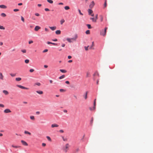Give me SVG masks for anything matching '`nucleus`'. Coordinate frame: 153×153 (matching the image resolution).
Listing matches in <instances>:
<instances>
[{"mask_svg":"<svg viewBox=\"0 0 153 153\" xmlns=\"http://www.w3.org/2000/svg\"><path fill=\"white\" fill-rule=\"evenodd\" d=\"M62 137L63 139V140L65 142H67L68 141V139L66 137H65L64 136H62Z\"/></svg>","mask_w":153,"mask_h":153,"instance_id":"nucleus-11","label":"nucleus"},{"mask_svg":"<svg viewBox=\"0 0 153 153\" xmlns=\"http://www.w3.org/2000/svg\"><path fill=\"white\" fill-rule=\"evenodd\" d=\"M87 94H88V92L87 91L85 93V95L84 96V97L85 99H86L87 97Z\"/></svg>","mask_w":153,"mask_h":153,"instance_id":"nucleus-29","label":"nucleus"},{"mask_svg":"<svg viewBox=\"0 0 153 153\" xmlns=\"http://www.w3.org/2000/svg\"><path fill=\"white\" fill-rule=\"evenodd\" d=\"M69 145L68 143L66 144L65 146L63 147L62 148V150L64 152L66 153L67 152L68 149L69 148Z\"/></svg>","mask_w":153,"mask_h":153,"instance_id":"nucleus-1","label":"nucleus"},{"mask_svg":"<svg viewBox=\"0 0 153 153\" xmlns=\"http://www.w3.org/2000/svg\"><path fill=\"white\" fill-rule=\"evenodd\" d=\"M65 83L67 84H69V82L68 81H65Z\"/></svg>","mask_w":153,"mask_h":153,"instance_id":"nucleus-60","label":"nucleus"},{"mask_svg":"<svg viewBox=\"0 0 153 153\" xmlns=\"http://www.w3.org/2000/svg\"><path fill=\"white\" fill-rule=\"evenodd\" d=\"M93 121V118H92L90 122L91 124L92 125Z\"/></svg>","mask_w":153,"mask_h":153,"instance_id":"nucleus-44","label":"nucleus"},{"mask_svg":"<svg viewBox=\"0 0 153 153\" xmlns=\"http://www.w3.org/2000/svg\"><path fill=\"white\" fill-rule=\"evenodd\" d=\"M60 71L62 73H65L67 72V71L65 70L60 69Z\"/></svg>","mask_w":153,"mask_h":153,"instance_id":"nucleus-24","label":"nucleus"},{"mask_svg":"<svg viewBox=\"0 0 153 153\" xmlns=\"http://www.w3.org/2000/svg\"><path fill=\"white\" fill-rule=\"evenodd\" d=\"M68 59H70L71 58V56H68Z\"/></svg>","mask_w":153,"mask_h":153,"instance_id":"nucleus-64","label":"nucleus"},{"mask_svg":"<svg viewBox=\"0 0 153 153\" xmlns=\"http://www.w3.org/2000/svg\"><path fill=\"white\" fill-rule=\"evenodd\" d=\"M107 29V27H105L104 30H101L100 32V34L104 36H105L106 34V30Z\"/></svg>","mask_w":153,"mask_h":153,"instance_id":"nucleus-2","label":"nucleus"},{"mask_svg":"<svg viewBox=\"0 0 153 153\" xmlns=\"http://www.w3.org/2000/svg\"><path fill=\"white\" fill-rule=\"evenodd\" d=\"M0 7L2 8L5 9L7 8V7L4 5H0Z\"/></svg>","mask_w":153,"mask_h":153,"instance_id":"nucleus-19","label":"nucleus"},{"mask_svg":"<svg viewBox=\"0 0 153 153\" xmlns=\"http://www.w3.org/2000/svg\"><path fill=\"white\" fill-rule=\"evenodd\" d=\"M35 15L36 16H39V14L38 13H35Z\"/></svg>","mask_w":153,"mask_h":153,"instance_id":"nucleus-49","label":"nucleus"},{"mask_svg":"<svg viewBox=\"0 0 153 153\" xmlns=\"http://www.w3.org/2000/svg\"><path fill=\"white\" fill-rule=\"evenodd\" d=\"M21 51L23 53H26V51L25 49L22 50Z\"/></svg>","mask_w":153,"mask_h":153,"instance_id":"nucleus-42","label":"nucleus"},{"mask_svg":"<svg viewBox=\"0 0 153 153\" xmlns=\"http://www.w3.org/2000/svg\"><path fill=\"white\" fill-rule=\"evenodd\" d=\"M89 47V46H88L87 47L85 46L84 48H85V50L86 51H88V48Z\"/></svg>","mask_w":153,"mask_h":153,"instance_id":"nucleus-34","label":"nucleus"},{"mask_svg":"<svg viewBox=\"0 0 153 153\" xmlns=\"http://www.w3.org/2000/svg\"><path fill=\"white\" fill-rule=\"evenodd\" d=\"M34 71V69H30V72L31 73L33 72Z\"/></svg>","mask_w":153,"mask_h":153,"instance_id":"nucleus-45","label":"nucleus"},{"mask_svg":"<svg viewBox=\"0 0 153 153\" xmlns=\"http://www.w3.org/2000/svg\"><path fill=\"white\" fill-rule=\"evenodd\" d=\"M44 68H46L48 67V66L47 65H44Z\"/></svg>","mask_w":153,"mask_h":153,"instance_id":"nucleus-63","label":"nucleus"},{"mask_svg":"<svg viewBox=\"0 0 153 153\" xmlns=\"http://www.w3.org/2000/svg\"><path fill=\"white\" fill-rule=\"evenodd\" d=\"M29 60L28 59H26L25 60V62L26 63H28L29 62Z\"/></svg>","mask_w":153,"mask_h":153,"instance_id":"nucleus-41","label":"nucleus"},{"mask_svg":"<svg viewBox=\"0 0 153 153\" xmlns=\"http://www.w3.org/2000/svg\"><path fill=\"white\" fill-rule=\"evenodd\" d=\"M65 77V75H62L61 76H60L59 77V78L60 79H62L64 78Z\"/></svg>","mask_w":153,"mask_h":153,"instance_id":"nucleus-30","label":"nucleus"},{"mask_svg":"<svg viewBox=\"0 0 153 153\" xmlns=\"http://www.w3.org/2000/svg\"><path fill=\"white\" fill-rule=\"evenodd\" d=\"M65 22V20L64 19L61 20L60 21V24L61 25H62L63 23Z\"/></svg>","mask_w":153,"mask_h":153,"instance_id":"nucleus-38","label":"nucleus"},{"mask_svg":"<svg viewBox=\"0 0 153 153\" xmlns=\"http://www.w3.org/2000/svg\"><path fill=\"white\" fill-rule=\"evenodd\" d=\"M96 99H95L94 100V109H95V106H96Z\"/></svg>","mask_w":153,"mask_h":153,"instance_id":"nucleus-27","label":"nucleus"},{"mask_svg":"<svg viewBox=\"0 0 153 153\" xmlns=\"http://www.w3.org/2000/svg\"><path fill=\"white\" fill-rule=\"evenodd\" d=\"M64 8L65 10H68L70 9L69 7L68 6H65Z\"/></svg>","mask_w":153,"mask_h":153,"instance_id":"nucleus-31","label":"nucleus"},{"mask_svg":"<svg viewBox=\"0 0 153 153\" xmlns=\"http://www.w3.org/2000/svg\"><path fill=\"white\" fill-rule=\"evenodd\" d=\"M1 16L3 17H5L6 16V15L4 13H1Z\"/></svg>","mask_w":153,"mask_h":153,"instance_id":"nucleus-36","label":"nucleus"},{"mask_svg":"<svg viewBox=\"0 0 153 153\" xmlns=\"http://www.w3.org/2000/svg\"><path fill=\"white\" fill-rule=\"evenodd\" d=\"M47 1L48 2L51 4H52L53 2V1L52 0H47Z\"/></svg>","mask_w":153,"mask_h":153,"instance_id":"nucleus-32","label":"nucleus"},{"mask_svg":"<svg viewBox=\"0 0 153 153\" xmlns=\"http://www.w3.org/2000/svg\"><path fill=\"white\" fill-rule=\"evenodd\" d=\"M21 80V78L20 77L16 78V80L17 81H19Z\"/></svg>","mask_w":153,"mask_h":153,"instance_id":"nucleus-28","label":"nucleus"},{"mask_svg":"<svg viewBox=\"0 0 153 153\" xmlns=\"http://www.w3.org/2000/svg\"><path fill=\"white\" fill-rule=\"evenodd\" d=\"M21 20L23 22H24V19L22 16H21Z\"/></svg>","mask_w":153,"mask_h":153,"instance_id":"nucleus-47","label":"nucleus"},{"mask_svg":"<svg viewBox=\"0 0 153 153\" xmlns=\"http://www.w3.org/2000/svg\"><path fill=\"white\" fill-rule=\"evenodd\" d=\"M4 107V105L3 104H0V107Z\"/></svg>","mask_w":153,"mask_h":153,"instance_id":"nucleus-50","label":"nucleus"},{"mask_svg":"<svg viewBox=\"0 0 153 153\" xmlns=\"http://www.w3.org/2000/svg\"><path fill=\"white\" fill-rule=\"evenodd\" d=\"M45 11H49V10L48 8H46L45 9Z\"/></svg>","mask_w":153,"mask_h":153,"instance_id":"nucleus-55","label":"nucleus"},{"mask_svg":"<svg viewBox=\"0 0 153 153\" xmlns=\"http://www.w3.org/2000/svg\"><path fill=\"white\" fill-rule=\"evenodd\" d=\"M46 138H47V139L49 141H51V138L50 137H49V136H47Z\"/></svg>","mask_w":153,"mask_h":153,"instance_id":"nucleus-33","label":"nucleus"},{"mask_svg":"<svg viewBox=\"0 0 153 153\" xmlns=\"http://www.w3.org/2000/svg\"><path fill=\"white\" fill-rule=\"evenodd\" d=\"M21 142L22 144L25 146H28V144L25 141L23 140H22L21 141Z\"/></svg>","mask_w":153,"mask_h":153,"instance_id":"nucleus-6","label":"nucleus"},{"mask_svg":"<svg viewBox=\"0 0 153 153\" xmlns=\"http://www.w3.org/2000/svg\"><path fill=\"white\" fill-rule=\"evenodd\" d=\"M33 42L32 41V40L30 41L29 42V44H30L31 43H33Z\"/></svg>","mask_w":153,"mask_h":153,"instance_id":"nucleus-54","label":"nucleus"},{"mask_svg":"<svg viewBox=\"0 0 153 153\" xmlns=\"http://www.w3.org/2000/svg\"><path fill=\"white\" fill-rule=\"evenodd\" d=\"M30 119L33 121H34L35 120V117L33 116H30Z\"/></svg>","mask_w":153,"mask_h":153,"instance_id":"nucleus-22","label":"nucleus"},{"mask_svg":"<svg viewBox=\"0 0 153 153\" xmlns=\"http://www.w3.org/2000/svg\"><path fill=\"white\" fill-rule=\"evenodd\" d=\"M88 14L89 15L91 14L93 12V11L92 10H91V9H89L88 10Z\"/></svg>","mask_w":153,"mask_h":153,"instance_id":"nucleus-21","label":"nucleus"},{"mask_svg":"<svg viewBox=\"0 0 153 153\" xmlns=\"http://www.w3.org/2000/svg\"><path fill=\"white\" fill-rule=\"evenodd\" d=\"M10 75L12 76V77H14L16 76V74H10Z\"/></svg>","mask_w":153,"mask_h":153,"instance_id":"nucleus-43","label":"nucleus"},{"mask_svg":"<svg viewBox=\"0 0 153 153\" xmlns=\"http://www.w3.org/2000/svg\"><path fill=\"white\" fill-rule=\"evenodd\" d=\"M45 31L47 32L48 31V28H45Z\"/></svg>","mask_w":153,"mask_h":153,"instance_id":"nucleus-56","label":"nucleus"},{"mask_svg":"<svg viewBox=\"0 0 153 153\" xmlns=\"http://www.w3.org/2000/svg\"><path fill=\"white\" fill-rule=\"evenodd\" d=\"M90 19L91 20H92L93 22H96L97 20L94 18H93V17L90 18Z\"/></svg>","mask_w":153,"mask_h":153,"instance_id":"nucleus-17","label":"nucleus"},{"mask_svg":"<svg viewBox=\"0 0 153 153\" xmlns=\"http://www.w3.org/2000/svg\"><path fill=\"white\" fill-rule=\"evenodd\" d=\"M16 86L18 87H19V88H21L22 89H27V90H28L29 89L28 88H26L24 86H22L20 85H17Z\"/></svg>","mask_w":153,"mask_h":153,"instance_id":"nucleus-4","label":"nucleus"},{"mask_svg":"<svg viewBox=\"0 0 153 153\" xmlns=\"http://www.w3.org/2000/svg\"><path fill=\"white\" fill-rule=\"evenodd\" d=\"M86 34H89L90 33V30H87L86 31Z\"/></svg>","mask_w":153,"mask_h":153,"instance_id":"nucleus-40","label":"nucleus"},{"mask_svg":"<svg viewBox=\"0 0 153 153\" xmlns=\"http://www.w3.org/2000/svg\"><path fill=\"white\" fill-rule=\"evenodd\" d=\"M22 5V3H19L18 4V5L19 6H21Z\"/></svg>","mask_w":153,"mask_h":153,"instance_id":"nucleus-62","label":"nucleus"},{"mask_svg":"<svg viewBox=\"0 0 153 153\" xmlns=\"http://www.w3.org/2000/svg\"><path fill=\"white\" fill-rule=\"evenodd\" d=\"M64 91H65V90L63 89H60V91L61 92H63Z\"/></svg>","mask_w":153,"mask_h":153,"instance_id":"nucleus-57","label":"nucleus"},{"mask_svg":"<svg viewBox=\"0 0 153 153\" xmlns=\"http://www.w3.org/2000/svg\"><path fill=\"white\" fill-rule=\"evenodd\" d=\"M78 11H79V13L80 15H82V16L83 15V14L81 12V11L80 10H78Z\"/></svg>","mask_w":153,"mask_h":153,"instance_id":"nucleus-46","label":"nucleus"},{"mask_svg":"<svg viewBox=\"0 0 153 153\" xmlns=\"http://www.w3.org/2000/svg\"><path fill=\"white\" fill-rule=\"evenodd\" d=\"M3 92L6 95H7L9 94L8 92L6 90H3Z\"/></svg>","mask_w":153,"mask_h":153,"instance_id":"nucleus-16","label":"nucleus"},{"mask_svg":"<svg viewBox=\"0 0 153 153\" xmlns=\"http://www.w3.org/2000/svg\"><path fill=\"white\" fill-rule=\"evenodd\" d=\"M97 16H98V15L97 14L95 16V18L96 19V20H97L98 19Z\"/></svg>","mask_w":153,"mask_h":153,"instance_id":"nucleus-59","label":"nucleus"},{"mask_svg":"<svg viewBox=\"0 0 153 153\" xmlns=\"http://www.w3.org/2000/svg\"><path fill=\"white\" fill-rule=\"evenodd\" d=\"M42 145L43 146L45 147L46 146V144L44 143H43L42 144Z\"/></svg>","mask_w":153,"mask_h":153,"instance_id":"nucleus-53","label":"nucleus"},{"mask_svg":"<svg viewBox=\"0 0 153 153\" xmlns=\"http://www.w3.org/2000/svg\"><path fill=\"white\" fill-rule=\"evenodd\" d=\"M51 126L52 128L54 127H57L59 126V125L56 124H53L51 125Z\"/></svg>","mask_w":153,"mask_h":153,"instance_id":"nucleus-13","label":"nucleus"},{"mask_svg":"<svg viewBox=\"0 0 153 153\" xmlns=\"http://www.w3.org/2000/svg\"><path fill=\"white\" fill-rule=\"evenodd\" d=\"M49 27L52 30H55L56 28V26Z\"/></svg>","mask_w":153,"mask_h":153,"instance_id":"nucleus-12","label":"nucleus"},{"mask_svg":"<svg viewBox=\"0 0 153 153\" xmlns=\"http://www.w3.org/2000/svg\"><path fill=\"white\" fill-rule=\"evenodd\" d=\"M11 146H12V147H13V148H19V147H20V146H14L13 145H12Z\"/></svg>","mask_w":153,"mask_h":153,"instance_id":"nucleus-26","label":"nucleus"},{"mask_svg":"<svg viewBox=\"0 0 153 153\" xmlns=\"http://www.w3.org/2000/svg\"><path fill=\"white\" fill-rule=\"evenodd\" d=\"M13 11L14 12L18 11H19V10L18 9H14Z\"/></svg>","mask_w":153,"mask_h":153,"instance_id":"nucleus-48","label":"nucleus"},{"mask_svg":"<svg viewBox=\"0 0 153 153\" xmlns=\"http://www.w3.org/2000/svg\"><path fill=\"white\" fill-rule=\"evenodd\" d=\"M107 6V1L105 0V2L104 4V7H106Z\"/></svg>","mask_w":153,"mask_h":153,"instance_id":"nucleus-37","label":"nucleus"},{"mask_svg":"<svg viewBox=\"0 0 153 153\" xmlns=\"http://www.w3.org/2000/svg\"><path fill=\"white\" fill-rule=\"evenodd\" d=\"M94 5V1H92L91 3L89 5V7L91 8H92Z\"/></svg>","mask_w":153,"mask_h":153,"instance_id":"nucleus-10","label":"nucleus"},{"mask_svg":"<svg viewBox=\"0 0 153 153\" xmlns=\"http://www.w3.org/2000/svg\"><path fill=\"white\" fill-rule=\"evenodd\" d=\"M69 42L71 43L73 42L74 41H75L76 40V37L72 38L71 39L68 38L66 39Z\"/></svg>","mask_w":153,"mask_h":153,"instance_id":"nucleus-3","label":"nucleus"},{"mask_svg":"<svg viewBox=\"0 0 153 153\" xmlns=\"http://www.w3.org/2000/svg\"><path fill=\"white\" fill-rule=\"evenodd\" d=\"M0 29L1 30H4L5 28L3 26L0 25Z\"/></svg>","mask_w":153,"mask_h":153,"instance_id":"nucleus-35","label":"nucleus"},{"mask_svg":"<svg viewBox=\"0 0 153 153\" xmlns=\"http://www.w3.org/2000/svg\"><path fill=\"white\" fill-rule=\"evenodd\" d=\"M41 28V27L38 26H36L34 28V30L36 31H38L39 29Z\"/></svg>","mask_w":153,"mask_h":153,"instance_id":"nucleus-9","label":"nucleus"},{"mask_svg":"<svg viewBox=\"0 0 153 153\" xmlns=\"http://www.w3.org/2000/svg\"><path fill=\"white\" fill-rule=\"evenodd\" d=\"M90 76V73L89 72H87L86 73V77H88Z\"/></svg>","mask_w":153,"mask_h":153,"instance_id":"nucleus-14","label":"nucleus"},{"mask_svg":"<svg viewBox=\"0 0 153 153\" xmlns=\"http://www.w3.org/2000/svg\"><path fill=\"white\" fill-rule=\"evenodd\" d=\"M55 33L57 35H59L61 34V31L59 30H57L56 31Z\"/></svg>","mask_w":153,"mask_h":153,"instance_id":"nucleus-15","label":"nucleus"},{"mask_svg":"<svg viewBox=\"0 0 153 153\" xmlns=\"http://www.w3.org/2000/svg\"><path fill=\"white\" fill-rule=\"evenodd\" d=\"M98 75V76L99 75L98 73H97V72L95 73L93 75H94V76H95V75Z\"/></svg>","mask_w":153,"mask_h":153,"instance_id":"nucleus-52","label":"nucleus"},{"mask_svg":"<svg viewBox=\"0 0 153 153\" xmlns=\"http://www.w3.org/2000/svg\"><path fill=\"white\" fill-rule=\"evenodd\" d=\"M36 92L40 94H43V92L41 91H37Z\"/></svg>","mask_w":153,"mask_h":153,"instance_id":"nucleus-18","label":"nucleus"},{"mask_svg":"<svg viewBox=\"0 0 153 153\" xmlns=\"http://www.w3.org/2000/svg\"><path fill=\"white\" fill-rule=\"evenodd\" d=\"M94 42H92L91 45L89 48V49H91H91L94 50Z\"/></svg>","mask_w":153,"mask_h":153,"instance_id":"nucleus-8","label":"nucleus"},{"mask_svg":"<svg viewBox=\"0 0 153 153\" xmlns=\"http://www.w3.org/2000/svg\"><path fill=\"white\" fill-rule=\"evenodd\" d=\"M59 132L60 133H63L64 132V131L63 130H59Z\"/></svg>","mask_w":153,"mask_h":153,"instance_id":"nucleus-58","label":"nucleus"},{"mask_svg":"<svg viewBox=\"0 0 153 153\" xmlns=\"http://www.w3.org/2000/svg\"><path fill=\"white\" fill-rule=\"evenodd\" d=\"M48 51V50L47 49H45L44 50L43 52V53H45V52H47Z\"/></svg>","mask_w":153,"mask_h":153,"instance_id":"nucleus-51","label":"nucleus"},{"mask_svg":"<svg viewBox=\"0 0 153 153\" xmlns=\"http://www.w3.org/2000/svg\"><path fill=\"white\" fill-rule=\"evenodd\" d=\"M16 86L18 87H19V88H21L22 89H27V90H28L29 89L28 88H26L24 86H22L20 85H17Z\"/></svg>","mask_w":153,"mask_h":153,"instance_id":"nucleus-5","label":"nucleus"},{"mask_svg":"<svg viewBox=\"0 0 153 153\" xmlns=\"http://www.w3.org/2000/svg\"><path fill=\"white\" fill-rule=\"evenodd\" d=\"M36 85H37L38 86H40L41 85V84L39 82H36L34 84V86H35Z\"/></svg>","mask_w":153,"mask_h":153,"instance_id":"nucleus-25","label":"nucleus"},{"mask_svg":"<svg viewBox=\"0 0 153 153\" xmlns=\"http://www.w3.org/2000/svg\"><path fill=\"white\" fill-rule=\"evenodd\" d=\"M24 133L25 134H28L29 135H30L31 134V133L30 132H29L27 131H24Z\"/></svg>","mask_w":153,"mask_h":153,"instance_id":"nucleus-23","label":"nucleus"},{"mask_svg":"<svg viewBox=\"0 0 153 153\" xmlns=\"http://www.w3.org/2000/svg\"><path fill=\"white\" fill-rule=\"evenodd\" d=\"M52 42H47V44H52Z\"/></svg>","mask_w":153,"mask_h":153,"instance_id":"nucleus-61","label":"nucleus"},{"mask_svg":"<svg viewBox=\"0 0 153 153\" xmlns=\"http://www.w3.org/2000/svg\"><path fill=\"white\" fill-rule=\"evenodd\" d=\"M4 76L2 73L0 72V79L1 80L3 79Z\"/></svg>","mask_w":153,"mask_h":153,"instance_id":"nucleus-20","label":"nucleus"},{"mask_svg":"<svg viewBox=\"0 0 153 153\" xmlns=\"http://www.w3.org/2000/svg\"><path fill=\"white\" fill-rule=\"evenodd\" d=\"M11 111L9 109H6L4 111V112L6 113H10Z\"/></svg>","mask_w":153,"mask_h":153,"instance_id":"nucleus-7","label":"nucleus"},{"mask_svg":"<svg viewBox=\"0 0 153 153\" xmlns=\"http://www.w3.org/2000/svg\"><path fill=\"white\" fill-rule=\"evenodd\" d=\"M87 26L88 27V28L89 29H91V25L90 24H87Z\"/></svg>","mask_w":153,"mask_h":153,"instance_id":"nucleus-39","label":"nucleus"}]
</instances>
